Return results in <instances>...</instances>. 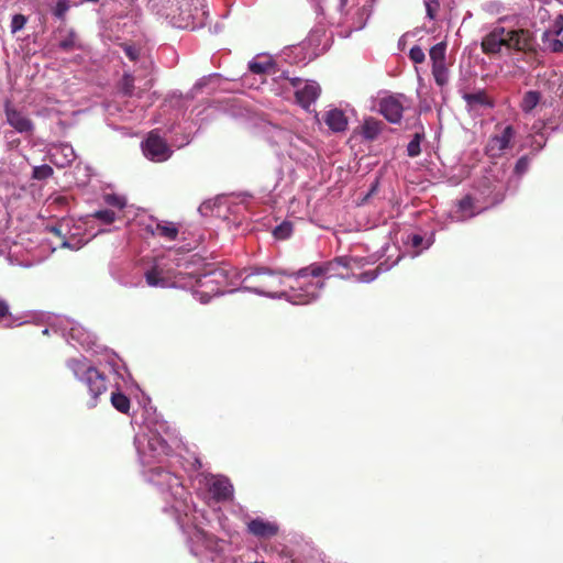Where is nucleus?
<instances>
[{
  "label": "nucleus",
  "mask_w": 563,
  "mask_h": 563,
  "mask_svg": "<svg viewBox=\"0 0 563 563\" xmlns=\"http://www.w3.org/2000/svg\"><path fill=\"white\" fill-rule=\"evenodd\" d=\"M68 368L74 376L87 388L88 408L97 406L98 398L107 391V378L103 373L92 366L87 358H71L68 362Z\"/></svg>",
  "instance_id": "nucleus-1"
},
{
  "label": "nucleus",
  "mask_w": 563,
  "mask_h": 563,
  "mask_svg": "<svg viewBox=\"0 0 563 563\" xmlns=\"http://www.w3.org/2000/svg\"><path fill=\"white\" fill-rule=\"evenodd\" d=\"M343 261V257H338L333 262H328L324 265L311 264L310 266L299 269L296 277V284L298 290H300V292L297 295L299 302L309 303L311 300L316 299L321 287L323 286L320 280L310 282L308 280V277H320L324 275L333 263L346 265Z\"/></svg>",
  "instance_id": "nucleus-2"
},
{
  "label": "nucleus",
  "mask_w": 563,
  "mask_h": 563,
  "mask_svg": "<svg viewBox=\"0 0 563 563\" xmlns=\"http://www.w3.org/2000/svg\"><path fill=\"white\" fill-rule=\"evenodd\" d=\"M202 8L203 0H161L162 13L180 29L192 26Z\"/></svg>",
  "instance_id": "nucleus-3"
},
{
  "label": "nucleus",
  "mask_w": 563,
  "mask_h": 563,
  "mask_svg": "<svg viewBox=\"0 0 563 563\" xmlns=\"http://www.w3.org/2000/svg\"><path fill=\"white\" fill-rule=\"evenodd\" d=\"M277 276L267 268H260L246 275L243 283L246 288L260 295H271L274 290Z\"/></svg>",
  "instance_id": "nucleus-4"
},
{
  "label": "nucleus",
  "mask_w": 563,
  "mask_h": 563,
  "mask_svg": "<svg viewBox=\"0 0 563 563\" xmlns=\"http://www.w3.org/2000/svg\"><path fill=\"white\" fill-rule=\"evenodd\" d=\"M445 42H440L433 45L429 51V56L432 62V75L439 87L445 86L449 81V69L445 64Z\"/></svg>",
  "instance_id": "nucleus-5"
},
{
  "label": "nucleus",
  "mask_w": 563,
  "mask_h": 563,
  "mask_svg": "<svg viewBox=\"0 0 563 563\" xmlns=\"http://www.w3.org/2000/svg\"><path fill=\"white\" fill-rule=\"evenodd\" d=\"M515 134V129L511 125H507L501 130L499 134L489 136L484 148L485 154L489 158L500 157L505 150L510 147Z\"/></svg>",
  "instance_id": "nucleus-6"
},
{
  "label": "nucleus",
  "mask_w": 563,
  "mask_h": 563,
  "mask_svg": "<svg viewBox=\"0 0 563 563\" xmlns=\"http://www.w3.org/2000/svg\"><path fill=\"white\" fill-rule=\"evenodd\" d=\"M404 95H390L383 97L378 101V110L380 114L390 123H399L402 119Z\"/></svg>",
  "instance_id": "nucleus-7"
},
{
  "label": "nucleus",
  "mask_w": 563,
  "mask_h": 563,
  "mask_svg": "<svg viewBox=\"0 0 563 563\" xmlns=\"http://www.w3.org/2000/svg\"><path fill=\"white\" fill-rule=\"evenodd\" d=\"M145 156L154 162H164L169 158L172 151L167 143L155 131L150 132L143 145Z\"/></svg>",
  "instance_id": "nucleus-8"
},
{
  "label": "nucleus",
  "mask_w": 563,
  "mask_h": 563,
  "mask_svg": "<svg viewBox=\"0 0 563 563\" xmlns=\"http://www.w3.org/2000/svg\"><path fill=\"white\" fill-rule=\"evenodd\" d=\"M482 51L485 54H496L503 46L507 47V31L503 26L495 27L484 36L482 41Z\"/></svg>",
  "instance_id": "nucleus-9"
},
{
  "label": "nucleus",
  "mask_w": 563,
  "mask_h": 563,
  "mask_svg": "<svg viewBox=\"0 0 563 563\" xmlns=\"http://www.w3.org/2000/svg\"><path fill=\"white\" fill-rule=\"evenodd\" d=\"M507 48H514L520 52L533 49V36L530 31L525 29L507 31Z\"/></svg>",
  "instance_id": "nucleus-10"
},
{
  "label": "nucleus",
  "mask_w": 563,
  "mask_h": 563,
  "mask_svg": "<svg viewBox=\"0 0 563 563\" xmlns=\"http://www.w3.org/2000/svg\"><path fill=\"white\" fill-rule=\"evenodd\" d=\"M7 122L19 133H31L34 129L33 122L21 111L13 108L8 101L4 107Z\"/></svg>",
  "instance_id": "nucleus-11"
},
{
  "label": "nucleus",
  "mask_w": 563,
  "mask_h": 563,
  "mask_svg": "<svg viewBox=\"0 0 563 563\" xmlns=\"http://www.w3.org/2000/svg\"><path fill=\"white\" fill-rule=\"evenodd\" d=\"M321 88L317 81L306 80L305 84L295 91V98L298 104L308 109L320 96Z\"/></svg>",
  "instance_id": "nucleus-12"
},
{
  "label": "nucleus",
  "mask_w": 563,
  "mask_h": 563,
  "mask_svg": "<svg viewBox=\"0 0 563 563\" xmlns=\"http://www.w3.org/2000/svg\"><path fill=\"white\" fill-rule=\"evenodd\" d=\"M208 489L217 501L228 500L233 494V487L230 481L225 477L212 476L208 484Z\"/></svg>",
  "instance_id": "nucleus-13"
},
{
  "label": "nucleus",
  "mask_w": 563,
  "mask_h": 563,
  "mask_svg": "<svg viewBox=\"0 0 563 563\" xmlns=\"http://www.w3.org/2000/svg\"><path fill=\"white\" fill-rule=\"evenodd\" d=\"M247 531L257 538L268 539L275 537L278 533L279 528L274 522L266 521L262 518H255L247 523Z\"/></svg>",
  "instance_id": "nucleus-14"
},
{
  "label": "nucleus",
  "mask_w": 563,
  "mask_h": 563,
  "mask_svg": "<svg viewBox=\"0 0 563 563\" xmlns=\"http://www.w3.org/2000/svg\"><path fill=\"white\" fill-rule=\"evenodd\" d=\"M456 213L457 219L461 221H465L481 213L483 209H477L475 205V199L471 195L464 196L456 202Z\"/></svg>",
  "instance_id": "nucleus-15"
},
{
  "label": "nucleus",
  "mask_w": 563,
  "mask_h": 563,
  "mask_svg": "<svg viewBox=\"0 0 563 563\" xmlns=\"http://www.w3.org/2000/svg\"><path fill=\"white\" fill-rule=\"evenodd\" d=\"M324 122L333 132H342L346 130L347 119L343 111L332 109L325 113Z\"/></svg>",
  "instance_id": "nucleus-16"
},
{
  "label": "nucleus",
  "mask_w": 563,
  "mask_h": 563,
  "mask_svg": "<svg viewBox=\"0 0 563 563\" xmlns=\"http://www.w3.org/2000/svg\"><path fill=\"white\" fill-rule=\"evenodd\" d=\"M384 128V122L375 118H368L362 125V134L366 140L373 141L380 134Z\"/></svg>",
  "instance_id": "nucleus-17"
},
{
  "label": "nucleus",
  "mask_w": 563,
  "mask_h": 563,
  "mask_svg": "<svg viewBox=\"0 0 563 563\" xmlns=\"http://www.w3.org/2000/svg\"><path fill=\"white\" fill-rule=\"evenodd\" d=\"M179 229L174 222H158L152 230L154 235H158L168 241H175L178 236Z\"/></svg>",
  "instance_id": "nucleus-18"
},
{
  "label": "nucleus",
  "mask_w": 563,
  "mask_h": 563,
  "mask_svg": "<svg viewBox=\"0 0 563 563\" xmlns=\"http://www.w3.org/2000/svg\"><path fill=\"white\" fill-rule=\"evenodd\" d=\"M463 99L472 108L476 107V106L492 108L494 106L493 101L486 95L485 90H478L476 92L465 93L463 96Z\"/></svg>",
  "instance_id": "nucleus-19"
},
{
  "label": "nucleus",
  "mask_w": 563,
  "mask_h": 563,
  "mask_svg": "<svg viewBox=\"0 0 563 563\" xmlns=\"http://www.w3.org/2000/svg\"><path fill=\"white\" fill-rule=\"evenodd\" d=\"M111 404L121 413H129V410L131 407V400L126 395H124L120 391L112 393L111 394Z\"/></svg>",
  "instance_id": "nucleus-20"
},
{
  "label": "nucleus",
  "mask_w": 563,
  "mask_h": 563,
  "mask_svg": "<svg viewBox=\"0 0 563 563\" xmlns=\"http://www.w3.org/2000/svg\"><path fill=\"white\" fill-rule=\"evenodd\" d=\"M146 284L151 287H165L167 285L166 278L162 276V271L157 267L145 273Z\"/></svg>",
  "instance_id": "nucleus-21"
},
{
  "label": "nucleus",
  "mask_w": 563,
  "mask_h": 563,
  "mask_svg": "<svg viewBox=\"0 0 563 563\" xmlns=\"http://www.w3.org/2000/svg\"><path fill=\"white\" fill-rule=\"evenodd\" d=\"M541 99L539 91L530 90L527 91L522 98L521 109L523 112H531Z\"/></svg>",
  "instance_id": "nucleus-22"
},
{
  "label": "nucleus",
  "mask_w": 563,
  "mask_h": 563,
  "mask_svg": "<svg viewBox=\"0 0 563 563\" xmlns=\"http://www.w3.org/2000/svg\"><path fill=\"white\" fill-rule=\"evenodd\" d=\"M77 34L74 30H68L65 37H63L58 46L60 49L65 52L74 51L75 48H80V45L77 43Z\"/></svg>",
  "instance_id": "nucleus-23"
},
{
  "label": "nucleus",
  "mask_w": 563,
  "mask_h": 563,
  "mask_svg": "<svg viewBox=\"0 0 563 563\" xmlns=\"http://www.w3.org/2000/svg\"><path fill=\"white\" fill-rule=\"evenodd\" d=\"M53 174L54 169L47 164L35 166L32 170V179L46 180L52 177Z\"/></svg>",
  "instance_id": "nucleus-24"
},
{
  "label": "nucleus",
  "mask_w": 563,
  "mask_h": 563,
  "mask_svg": "<svg viewBox=\"0 0 563 563\" xmlns=\"http://www.w3.org/2000/svg\"><path fill=\"white\" fill-rule=\"evenodd\" d=\"M423 140V134L416 133L412 137V140L409 142L407 146V154L409 157H417L421 153V141Z\"/></svg>",
  "instance_id": "nucleus-25"
},
{
  "label": "nucleus",
  "mask_w": 563,
  "mask_h": 563,
  "mask_svg": "<svg viewBox=\"0 0 563 563\" xmlns=\"http://www.w3.org/2000/svg\"><path fill=\"white\" fill-rule=\"evenodd\" d=\"M120 91L126 96L131 97L134 92V77L131 74H124L120 81Z\"/></svg>",
  "instance_id": "nucleus-26"
},
{
  "label": "nucleus",
  "mask_w": 563,
  "mask_h": 563,
  "mask_svg": "<svg viewBox=\"0 0 563 563\" xmlns=\"http://www.w3.org/2000/svg\"><path fill=\"white\" fill-rule=\"evenodd\" d=\"M70 8L68 0H57L55 7L52 9V13L58 20H65L66 14Z\"/></svg>",
  "instance_id": "nucleus-27"
},
{
  "label": "nucleus",
  "mask_w": 563,
  "mask_h": 563,
  "mask_svg": "<svg viewBox=\"0 0 563 563\" xmlns=\"http://www.w3.org/2000/svg\"><path fill=\"white\" fill-rule=\"evenodd\" d=\"M273 63L271 60L267 62H256L253 60L250 63L249 68L253 74H266L273 68Z\"/></svg>",
  "instance_id": "nucleus-28"
},
{
  "label": "nucleus",
  "mask_w": 563,
  "mask_h": 563,
  "mask_svg": "<svg viewBox=\"0 0 563 563\" xmlns=\"http://www.w3.org/2000/svg\"><path fill=\"white\" fill-rule=\"evenodd\" d=\"M104 201L107 205L118 208L119 210L123 209L126 205V200L124 197L114 195V194H108L104 196Z\"/></svg>",
  "instance_id": "nucleus-29"
},
{
  "label": "nucleus",
  "mask_w": 563,
  "mask_h": 563,
  "mask_svg": "<svg viewBox=\"0 0 563 563\" xmlns=\"http://www.w3.org/2000/svg\"><path fill=\"white\" fill-rule=\"evenodd\" d=\"M27 22V18L23 14H14L11 20V33L15 34L21 31Z\"/></svg>",
  "instance_id": "nucleus-30"
},
{
  "label": "nucleus",
  "mask_w": 563,
  "mask_h": 563,
  "mask_svg": "<svg viewBox=\"0 0 563 563\" xmlns=\"http://www.w3.org/2000/svg\"><path fill=\"white\" fill-rule=\"evenodd\" d=\"M291 231H292L291 223L283 222L282 224H279L278 227L275 228L274 235L277 239L284 240V239H287L291 234Z\"/></svg>",
  "instance_id": "nucleus-31"
},
{
  "label": "nucleus",
  "mask_w": 563,
  "mask_h": 563,
  "mask_svg": "<svg viewBox=\"0 0 563 563\" xmlns=\"http://www.w3.org/2000/svg\"><path fill=\"white\" fill-rule=\"evenodd\" d=\"M121 47L130 60L136 62L139 59V57H140V48L139 47H136L135 45H132V44H128V43L121 44Z\"/></svg>",
  "instance_id": "nucleus-32"
},
{
  "label": "nucleus",
  "mask_w": 563,
  "mask_h": 563,
  "mask_svg": "<svg viewBox=\"0 0 563 563\" xmlns=\"http://www.w3.org/2000/svg\"><path fill=\"white\" fill-rule=\"evenodd\" d=\"M93 217L106 224H110L115 220L114 211L108 209L95 212Z\"/></svg>",
  "instance_id": "nucleus-33"
},
{
  "label": "nucleus",
  "mask_w": 563,
  "mask_h": 563,
  "mask_svg": "<svg viewBox=\"0 0 563 563\" xmlns=\"http://www.w3.org/2000/svg\"><path fill=\"white\" fill-rule=\"evenodd\" d=\"M409 57L415 64H421L426 60V54L423 49L418 45H415L410 48Z\"/></svg>",
  "instance_id": "nucleus-34"
},
{
  "label": "nucleus",
  "mask_w": 563,
  "mask_h": 563,
  "mask_svg": "<svg viewBox=\"0 0 563 563\" xmlns=\"http://www.w3.org/2000/svg\"><path fill=\"white\" fill-rule=\"evenodd\" d=\"M3 321H7V327H10L12 324L9 305L4 300H0V322Z\"/></svg>",
  "instance_id": "nucleus-35"
},
{
  "label": "nucleus",
  "mask_w": 563,
  "mask_h": 563,
  "mask_svg": "<svg viewBox=\"0 0 563 563\" xmlns=\"http://www.w3.org/2000/svg\"><path fill=\"white\" fill-rule=\"evenodd\" d=\"M529 164H530V159H529V157H528L527 155L521 156V157L517 161V163H516V165H515V173H516L517 175H519V176H520V175H522V174H525V173L528 170V168H529Z\"/></svg>",
  "instance_id": "nucleus-36"
},
{
  "label": "nucleus",
  "mask_w": 563,
  "mask_h": 563,
  "mask_svg": "<svg viewBox=\"0 0 563 563\" xmlns=\"http://www.w3.org/2000/svg\"><path fill=\"white\" fill-rule=\"evenodd\" d=\"M426 9H427V15L433 20L435 18L437 9L439 7V3L437 0H424Z\"/></svg>",
  "instance_id": "nucleus-37"
},
{
  "label": "nucleus",
  "mask_w": 563,
  "mask_h": 563,
  "mask_svg": "<svg viewBox=\"0 0 563 563\" xmlns=\"http://www.w3.org/2000/svg\"><path fill=\"white\" fill-rule=\"evenodd\" d=\"M549 31H552L554 36H559L563 32V15L560 14L555 18Z\"/></svg>",
  "instance_id": "nucleus-38"
},
{
  "label": "nucleus",
  "mask_w": 563,
  "mask_h": 563,
  "mask_svg": "<svg viewBox=\"0 0 563 563\" xmlns=\"http://www.w3.org/2000/svg\"><path fill=\"white\" fill-rule=\"evenodd\" d=\"M548 49L553 53H560L563 51V40H559L556 37L552 38L548 44Z\"/></svg>",
  "instance_id": "nucleus-39"
},
{
  "label": "nucleus",
  "mask_w": 563,
  "mask_h": 563,
  "mask_svg": "<svg viewBox=\"0 0 563 563\" xmlns=\"http://www.w3.org/2000/svg\"><path fill=\"white\" fill-rule=\"evenodd\" d=\"M554 37H555V36H554L553 32H552V31L547 30V31H544V32L542 33L541 41H542V43L544 44V46H545V47H548V44H549V43H550V41H551L552 38H554Z\"/></svg>",
  "instance_id": "nucleus-40"
},
{
  "label": "nucleus",
  "mask_w": 563,
  "mask_h": 563,
  "mask_svg": "<svg viewBox=\"0 0 563 563\" xmlns=\"http://www.w3.org/2000/svg\"><path fill=\"white\" fill-rule=\"evenodd\" d=\"M290 82V85L295 88V91L300 88L306 80H302L301 78H298V77H291V78H287Z\"/></svg>",
  "instance_id": "nucleus-41"
},
{
  "label": "nucleus",
  "mask_w": 563,
  "mask_h": 563,
  "mask_svg": "<svg viewBox=\"0 0 563 563\" xmlns=\"http://www.w3.org/2000/svg\"><path fill=\"white\" fill-rule=\"evenodd\" d=\"M503 199H504V194H503V191L499 189V190H497L496 192H494V196L492 197V201H490V203H492V205H496V203L500 202Z\"/></svg>",
  "instance_id": "nucleus-42"
},
{
  "label": "nucleus",
  "mask_w": 563,
  "mask_h": 563,
  "mask_svg": "<svg viewBox=\"0 0 563 563\" xmlns=\"http://www.w3.org/2000/svg\"><path fill=\"white\" fill-rule=\"evenodd\" d=\"M51 231H52L54 234H56V235L60 236V230H59L58 228L53 227V228L51 229Z\"/></svg>",
  "instance_id": "nucleus-43"
},
{
  "label": "nucleus",
  "mask_w": 563,
  "mask_h": 563,
  "mask_svg": "<svg viewBox=\"0 0 563 563\" xmlns=\"http://www.w3.org/2000/svg\"><path fill=\"white\" fill-rule=\"evenodd\" d=\"M421 240H422V239H421V236H419V235H415V236H413V243H415V245H418V244L421 242Z\"/></svg>",
  "instance_id": "nucleus-44"
},
{
  "label": "nucleus",
  "mask_w": 563,
  "mask_h": 563,
  "mask_svg": "<svg viewBox=\"0 0 563 563\" xmlns=\"http://www.w3.org/2000/svg\"><path fill=\"white\" fill-rule=\"evenodd\" d=\"M100 0H81L80 2H90V3H98Z\"/></svg>",
  "instance_id": "nucleus-45"
},
{
  "label": "nucleus",
  "mask_w": 563,
  "mask_h": 563,
  "mask_svg": "<svg viewBox=\"0 0 563 563\" xmlns=\"http://www.w3.org/2000/svg\"><path fill=\"white\" fill-rule=\"evenodd\" d=\"M64 247H69V243L67 241H64L62 244Z\"/></svg>",
  "instance_id": "nucleus-46"
},
{
  "label": "nucleus",
  "mask_w": 563,
  "mask_h": 563,
  "mask_svg": "<svg viewBox=\"0 0 563 563\" xmlns=\"http://www.w3.org/2000/svg\"><path fill=\"white\" fill-rule=\"evenodd\" d=\"M341 2H342V5H345L346 0H341Z\"/></svg>",
  "instance_id": "nucleus-47"
},
{
  "label": "nucleus",
  "mask_w": 563,
  "mask_h": 563,
  "mask_svg": "<svg viewBox=\"0 0 563 563\" xmlns=\"http://www.w3.org/2000/svg\"><path fill=\"white\" fill-rule=\"evenodd\" d=\"M256 563H265V562H256Z\"/></svg>",
  "instance_id": "nucleus-48"
}]
</instances>
